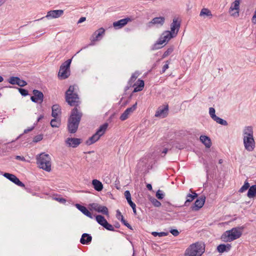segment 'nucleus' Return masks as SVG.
Masks as SVG:
<instances>
[{"label":"nucleus","mask_w":256,"mask_h":256,"mask_svg":"<svg viewBox=\"0 0 256 256\" xmlns=\"http://www.w3.org/2000/svg\"><path fill=\"white\" fill-rule=\"evenodd\" d=\"M74 86H70L66 92V101L70 106H74L72 109L71 114L68 119V130L70 133L74 134L76 132L82 113L78 107L80 104L78 94L74 92Z\"/></svg>","instance_id":"nucleus-1"},{"label":"nucleus","mask_w":256,"mask_h":256,"mask_svg":"<svg viewBox=\"0 0 256 256\" xmlns=\"http://www.w3.org/2000/svg\"><path fill=\"white\" fill-rule=\"evenodd\" d=\"M244 226H238L226 230L221 236V240L224 242H230L240 238Z\"/></svg>","instance_id":"nucleus-2"},{"label":"nucleus","mask_w":256,"mask_h":256,"mask_svg":"<svg viewBox=\"0 0 256 256\" xmlns=\"http://www.w3.org/2000/svg\"><path fill=\"white\" fill-rule=\"evenodd\" d=\"M36 164L40 168L50 172L52 168L51 158L49 154H40L36 158Z\"/></svg>","instance_id":"nucleus-3"},{"label":"nucleus","mask_w":256,"mask_h":256,"mask_svg":"<svg viewBox=\"0 0 256 256\" xmlns=\"http://www.w3.org/2000/svg\"><path fill=\"white\" fill-rule=\"evenodd\" d=\"M176 33L172 32L170 31H165L159 38L158 40L152 46V50H158L162 48L160 46L164 42H168L171 38L175 37Z\"/></svg>","instance_id":"nucleus-4"},{"label":"nucleus","mask_w":256,"mask_h":256,"mask_svg":"<svg viewBox=\"0 0 256 256\" xmlns=\"http://www.w3.org/2000/svg\"><path fill=\"white\" fill-rule=\"evenodd\" d=\"M204 252V245L198 242L191 244L186 250V256H200Z\"/></svg>","instance_id":"nucleus-5"},{"label":"nucleus","mask_w":256,"mask_h":256,"mask_svg":"<svg viewBox=\"0 0 256 256\" xmlns=\"http://www.w3.org/2000/svg\"><path fill=\"white\" fill-rule=\"evenodd\" d=\"M108 127V124L104 123L100 126L96 130V132L86 142V144L90 146L97 142L102 135L105 133Z\"/></svg>","instance_id":"nucleus-6"},{"label":"nucleus","mask_w":256,"mask_h":256,"mask_svg":"<svg viewBox=\"0 0 256 256\" xmlns=\"http://www.w3.org/2000/svg\"><path fill=\"white\" fill-rule=\"evenodd\" d=\"M72 59H68L62 64L60 66L58 76L60 79L64 80L70 75V66Z\"/></svg>","instance_id":"nucleus-7"},{"label":"nucleus","mask_w":256,"mask_h":256,"mask_svg":"<svg viewBox=\"0 0 256 256\" xmlns=\"http://www.w3.org/2000/svg\"><path fill=\"white\" fill-rule=\"evenodd\" d=\"M105 30L103 28H100L96 30L90 37L91 43L90 45L94 44V42L100 40L104 34Z\"/></svg>","instance_id":"nucleus-8"},{"label":"nucleus","mask_w":256,"mask_h":256,"mask_svg":"<svg viewBox=\"0 0 256 256\" xmlns=\"http://www.w3.org/2000/svg\"><path fill=\"white\" fill-rule=\"evenodd\" d=\"M92 209L103 214L108 216V210L106 206L100 205L97 203H92L89 204Z\"/></svg>","instance_id":"nucleus-9"},{"label":"nucleus","mask_w":256,"mask_h":256,"mask_svg":"<svg viewBox=\"0 0 256 256\" xmlns=\"http://www.w3.org/2000/svg\"><path fill=\"white\" fill-rule=\"evenodd\" d=\"M138 103L136 102L131 107L127 108L120 116V119L124 121L128 118L129 116L133 113L137 108Z\"/></svg>","instance_id":"nucleus-10"},{"label":"nucleus","mask_w":256,"mask_h":256,"mask_svg":"<svg viewBox=\"0 0 256 256\" xmlns=\"http://www.w3.org/2000/svg\"><path fill=\"white\" fill-rule=\"evenodd\" d=\"M245 149L248 152H252L255 148V141L254 138H243Z\"/></svg>","instance_id":"nucleus-11"},{"label":"nucleus","mask_w":256,"mask_h":256,"mask_svg":"<svg viewBox=\"0 0 256 256\" xmlns=\"http://www.w3.org/2000/svg\"><path fill=\"white\" fill-rule=\"evenodd\" d=\"M3 176L19 186H25L24 184L13 174L5 172L3 174Z\"/></svg>","instance_id":"nucleus-12"},{"label":"nucleus","mask_w":256,"mask_h":256,"mask_svg":"<svg viewBox=\"0 0 256 256\" xmlns=\"http://www.w3.org/2000/svg\"><path fill=\"white\" fill-rule=\"evenodd\" d=\"M32 94L34 96L30 97V100L34 102H40L42 103L44 100V94L43 93L37 90H32Z\"/></svg>","instance_id":"nucleus-13"},{"label":"nucleus","mask_w":256,"mask_h":256,"mask_svg":"<svg viewBox=\"0 0 256 256\" xmlns=\"http://www.w3.org/2000/svg\"><path fill=\"white\" fill-rule=\"evenodd\" d=\"M168 105L166 104L160 106L155 114V116L164 118L168 115Z\"/></svg>","instance_id":"nucleus-14"},{"label":"nucleus","mask_w":256,"mask_h":256,"mask_svg":"<svg viewBox=\"0 0 256 256\" xmlns=\"http://www.w3.org/2000/svg\"><path fill=\"white\" fill-rule=\"evenodd\" d=\"M206 197L204 196H201L195 201L194 204L190 207L193 211H198L204 206L205 202Z\"/></svg>","instance_id":"nucleus-15"},{"label":"nucleus","mask_w":256,"mask_h":256,"mask_svg":"<svg viewBox=\"0 0 256 256\" xmlns=\"http://www.w3.org/2000/svg\"><path fill=\"white\" fill-rule=\"evenodd\" d=\"M64 13V11L62 10H50L47 12L46 18L48 19L58 18L60 17Z\"/></svg>","instance_id":"nucleus-16"},{"label":"nucleus","mask_w":256,"mask_h":256,"mask_svg":"<svg viewBox=\"0 0 256 256\" xmlns=\"http://www.w3.org/2000/svg\"><path fill=\"white\" fill-rule=\"evenodd\" d=\"M8 82L12 84H17L20 87L24 86L27 84V82L25 80L20 79L18 76L10 77Z\"/></svg>","instance_id":"nucleus-17"},{"label":"nucleus","mask_w":256,"mask_h":256,"mask_svg":"<svg viewBox=\"0 0 256 256\" xmlns=\"http://www.w3.org/2000/svg\"><path fill=\"white\" fill-rule=\"evenodd\" d=\"M82 142V140L78 138H68L66 140V144L69 147L76 148Z\"/></svg>","instance_id":"nucleus-18"},{"label":"nucleus","mask_w":256,"mask_h":256,"mask_svg":"<svg viewBox=\"0 0 256 256\" xmlns=\"http://www.w3.org/2000/svg\"><path fill=\"white\" fill-rule=\"evenodd\" d=\"M75 206L80 211L86 216L90 218H94V216L88 210L86 206H83L79 204H76Z\"/></svg>","instance_id":"nucleus-19"},{"label":"nucleus","mask_w":256,"mask_h":256,"mask_svg":"<svg viewBox=\"0 0 256 256\" xmlns=\"http://www.w3.org/2000/svg\"><path fill=\"white\" fill-rule=\"evenodd\" d=\"M131 20L129 18L121 19L113 23V26L116 28H120L126 25L128 22Z\"/></svg>","instance_id":"nucleus-20"},{"label":"nucleus","mask_w":256,"mask_h":256,"mask_svg":"<svg viewBox=\"0 0 256 256\" xmlns=\"http://www.w3.org/2000/svg\"><path fill=\"white\" fill-rule=\"evenodd\" d=\"M180 22H178V19L174 18L173 19L172 22V23L170 25V29L172 32L174 33H176V34H178V32L180 28Z\"/></svg>","instance_id":"nucleus-21"},{"label":"nucleus","mask_w":256,"mask_h":256,"mask_svg":"<svg viewBox=\"0 0 256 256\" xmlns=\"http://www.w3.org/2000/svg\"><path fill=\"white\" fill-rule=\"evenodd\" d=\"M254 132L251 126H246L243 131V138H254Z\"/></svg>","instance_id":"nucleus-22"},{"label":"nucleus","mask_w":256,"mask_h":256,"mask_svg":"<svg viewBox=\"0 0 256 256\" xmlns=\"http://www.w3.org/2000/svg\"><path fill=\"white\" fill-rule=\"evenodd\" d=\"M165 21V18L163 16L156 17L152 19L149 22V26L152 24L162 26Z\"/></svg>","instance_id":"nucleus-23"},{"label":"nucleus","mask_w":256,"mask_h":256,"mask_svg":"<svg viewBox=\"0 0 256 256\" xmlns=\"http://www.w3.org/2000/svg\"><path fill=\"white\" fill-rule=\"evenodd\" d=\"M232 248L231 244H220L217 246V250L220 253L228 252Z\"/></svg>","instance_id":"nucleus-24"},{"label":"nucleus","mask_w":256,"mask_h":256,"mask_svg":"<svg viewBox=\"0 0 256 256\" xmlns=\"http://www.w3.org/2000/svg\"><path fill=\"white\" fill-rule=\"evenodd\" d=\"M92 240V236L88 234L84 233L82 234L80 242L83 244H88Z\"/></svg>","instance_id":"nucleus-25"},{"label":"nucleus","mask_w":256,"mask_h":256,"mask_svg":"<svg viewBox=\"0 0 256 256\" xmlns=\"http://www.w3.org/2000/svg\"><path fill=\"white\" fill-rule=\"evenodd\" d=\"M116 218L121 221V222L128 228L130 230H132V226L126 220L123 216L121 212H120L119 210H116Z\"/></svg>","instance_id":"nucleus-26"},{"label":"nucleus","mask_w":256,"mask_h":256,"mask_svg":"<svg viewBox=\"0 0 256 256\" xmlns=\"http://www.w3.org/2000/svg\"><path fill=\"white\" fill-rule=\"evenodd\" d=\"M92 185L94 188L98 192H100L103 189V184L100 180L94 179L92 180Z\"/></svg>","instance_id":"nucleus-27"},{"label":"nucleus","mask_w":256,"mask_h":256,"mask_svg":"<svg viewBox=\"0 0 256 256\" xmlns=\"http://www.w3.org/2000/svg\"><path fill=\"white\" fill-rule=\"evenodd\" d=\"M200 140L204 144L206 148H209L212 145L210 139L206 136H200Z\"/></svg>","instance_id":"nucleus-28"},{"label":"nucleus","mask_w":256,"mask_h":256,"mask_svg":"<svg viewBox=\"0 0 256 256\" xmlns=\"http://www.w3.org/2000/svg\"><path fill=\"white\" fill-rule=\"evenodd\" d=\"M247 196L249 198H253L256 196V184L250 186L247 193Z\"/></svg>","instance_id":"nucleus-29"},{"label":"nucleus","mask_w":256,"mask_h":256,"mask_svg":"<svg viewBox=\"0 0 256 256\" xmlns=\"http://www.w3.org/2000/svg\"><path fill=\"white\" fill-rule=\"evenodd\" d=\"M60 108L58 104H54L52 106V116L56 118L59 113H60Z\"/></svg>","instance_id":"nucleus-30"},{"label":"nucleus","mask_w":256,"mask_h":256,"mask_svg":"<svg viewBox=\"0 0 256 256\" xmlns=\"http://www.w3.org/2000/svg\"><path fill=\"white\" fill-rule=\"evenodd\" d=\"M200 16H206L209 17L210 18H211L212 16V14L211 11L206 8H203L202 9L200 12Z\"/></svg>","instance_id":"nucleus-31"},{"label":"nucleus","mask_w":256,"mask_h":256,"mask_svg":"<svg viewBox=\"0 0 256 256\" xmlns=\"http://www.w3.org/2000/svg\"><path fill=\"white\" fill-rule=\"evenodd\" d=\"M96 219L97 222L102 226L107 222L104 217L102 215H97L96 216Z\"/></svg>","instance_id":"nucleus-32"},{"label":"nucleus","mask_w":256,"mask_h":256,"mask_svg":"<svg viewBox=\"0 0 256 256\" xmlns=\"http://www.w3.org/2000/svg\"><path fill=\"white\" fill-rule=\"evenodd\" d=\"M138 74H139L138 72H135L132 74L130 79L128 81V84H131L132 85H134L133 83L138 77Z\"/></svg>","instance_id":"nucleus-33"},{"label":"nucleus","mask_w":256,"mask_h":256,"mask_svg":"<svg viewBox=\"0 0 256 256\" xmlns=\"http://www.w3.org/2000/svg\"><path fill=\"white\" fill-rule=\"evenodd\" d=\"M50 124L52 128H58L60 125V122L56 118H54L51 120Z\"/></svg>","instance_id":"nucleus-34"},{"label":"nucleus","mask_w":256,"mask_h":256,"mask_svg":"<svg viewBox=\"0 0 256 256\" xmlns=\"http://www.w3.org/2000/svg\"><path fill=\"white\" fill-rule=\"evenodd\" d=\"M214 120L222 126H226L228 124V122L226 120H223L218 116Z\"/></svg>","instance_id":"nucleus-35"},{"label":"nucleus","mask_w":256,"mask_h":256,"mask_svg":"<svg viewBox=\"0 0 256 256\" xmlns=\"http://www.w3.org/2000/svg\"><path fill=\"white\" fill-rule=\"evenodd\" d=\"M174 48L173 46H170L169 48L167 49V50L164 52V54L162 56V58L163 59L168 56H169L170 54L172 53V52L174 51Z\"/></svg>","instance_id":"nucleus-36"},{"label":"nucleus","mask_w":256,"mask_h":256,"mask_svg":"<svg viewBox=\"0 0 256 256\" xmlns=\"http://www.w3.org/2000/svg\"><path fill=\"white\" fill-rule=\"evenodd\" d=\"M138 86L140 90H142L144 86V81L142 80L138 79L136 83L134 84V86Z\"/></svg>","instance_id":"nucleus-37"},{"label":"nucleus","mask_w":256,"mask_h":256,"mask_svg":"<svg viewBox=\"0 0 256 256\" xmlns=\"http://www.w3.org/2000/svg\"><path fill=\"white\" fill-rule=\"evenodd\" d=\"M250 188V186L248 181H245L244 184L241 187V188L239 190L238 192H244L246 190Z\"/></svg>","instance_id":"nucleus-38"},{"label":"nucleus","mask_w":256,"mask_h":256,"mask_svg":"<svg viewBox=\"0 0 256 256\" xmlns=\"http://www.w3.org/2000/svg\"><path fill=\"white\" fill-rule=\"evenodd\" d=\"M241 0H235V1L233 2V6L232 5L230 7V8L232 10H238L240 8V3Z\"/></svg>","instance_id":"nucleus-39"},{"label":"nucleus","mask_w":256,"mask_h":256,"mask_svg":"<svg viewBox=\"0 0 256 256\" xmlns=\"http://www.w3.org/2000/svg\"><path fill=\"white\" fill-rule=\"evenodd\" d=\"M104 228H105L106 230H110V231H115V230L114 228V226L110 224H109L108 221L106 222V223L104 224L103 226Z\"/></svg>","instance_id":"nucleus-40"},{"label":"nucleus","mask_w":256,"mask_h":256,"mask_svg":"<svg viewBox=\"0 0 256 256\" xmlns=\"http://www.w3.org/2000/svg\"><path fill=\"white\" fill-rule=\"evenodd\" d=\"M150 202L152 204L156 207H160L161 206V203L158 200L154 198H150Z\"/></svg>","instance_id":"nucleus-41"},{"label":"nucleus","mask_w":256,"mask_h":256,"mask_svg":"<svg viewBox=\"0 0 256 256\" xmlns=\"http://www.w3.org/2000/svg\"><path fill=\"white\" fill-rule=\"evenodd\" d=\"M152 234L154 236H158L160 237H162V236H168V232H152Z\"/></svg>","instance_id":"nucleus-42"},{"label":"nucleus","mask_w":256,"mask_h":256,"mask_svg":"<svg viewBox=\"0 0 256 256\" xmlns=\"http://www.w3.org/2000/svg\"><path fill=\"white\" fill-rule=\"evenodd\" d=\"M194 198L192 194H189L186 196V200L184 202V206H188V203L192 202L193 200H194Z\"/></svg>","instance_id":"nucleus-43"},{"label":"nucleus","mask_w":256,"mask_h":256,"mask_svg":"<svg viewBox=\"0 0 256 256\" xmlns=\"http://www.w3.org/2000/svg\"><path fill=\"white\" fill-rule=\"evenodd\" d=\"M215 112H216V110L214 108H209V114L213 120L217 116L216 115Z\"/></svg>","instance_id":"nucleus-44"},{"label":"nucleus","mask_w":256,"mask_h":256,"mask_svg":"<svg viewBox=\"0 0 256 256\" xmlns=\"http://www.w3.org/2000/svg\"><path fill=\"white\" fill-rule=\"evenodd\" d=\"M156 196L158 200H162L164 198V194L162 190H158L156 192Z\"/></svg>","instance_id":"nucleus-45"},{"label":"nucleus","mask_w":256,"mask_h":256,"mask_svg":"<svg viewBox=\"0 0 256 256\" xmlns=\"http://www.w3.org/2000/svg\"><path fill=\"white\" fill-rule=\"evenodd\" d=\"M43 138V134H40L35 136L32 142H38L42 140Z\"/></svg>","instance_id":"nucleus-46"},{"label":"nucleus","mask_w":256,"mask_h":256,"mask_svg":"<svg viewBox=\"0 0 256 256\" xmlns=\"http://www.w3.org/2000/svg\"><path fill=\"white\" fill-rule=\"evenodd\" d=\"M18 90L22 96H26L28 94V90L26 89L22 88H18Z\"/></svg>","instance_id":"nucleus-47"},{"label":"nucleus","mask_w":256,"mask_h":256,"mask_svg":"<svg viewBox=\"0 0 256 256\" xmlns=\"http://www.w3.org/2000/svg\"><path fill=\"white\" fill-rule=\"evenodd\" d=\"M124 196L127 200L128 202H130L132 200L131 194L129 190H126L124 192Z\"/></svg>","instance_id":"nucleus-48"},{"label":"nucleus","mask_w":256,"mask_h":256,"mask_svg":"<svg viewBox=\"0 0 256 256\" xmlns=\"http://www.w3.org/2000/svg\"><path fill=\"white\" fill-rule=\"evenodd\" d=\"M169 64H170L169 60L166 61V64L162 68V70L160 72L161 74L164 73L166 72V70L169 68V66H168Z\"/></svg>","instance_id":"nucleus-49"},{"label":"nucleus","mask_w":256,"mask_h":256,"mask_svg":"<svg viewBox=\"0 0 256 256\" xmlns=\"http://www.w3.org/2000/svg\"><path fill=\"white\" fill-rule=\"evenodd\" d=\"M128 204L132 207L133 212H134V214L136 215V204L132 201H130V202H128Z\"/></svg>","instance_id":"nucleus-50"},{"label":"nucleus","mask_w":256,"mask_h":256,"mask_svg":"<svg viewBox=\"0 0 256 256\" xmlns=\"http://www.w3.org/2000/svg\"><path fill=\"white\" fill-rule=\"evenodd\" d=\"M170 232L174 236H178L180 232L176 229H172Z\"/></svg>","instance_id":"nucleus-51"},{"label":"nucleus","mask_w":256,"mask_h":256,"mask_svg":"<svg viewBox=\"0 0 256 256\" xmlns=\"http://www.w3.org/2000/svg\"><path fill=\"white\" fill-rule=\"evenodd\" d=\"M54 199L58 201V202H60V203H62V204H64L66 202V200L64 198H60V197H56L54 198Z\"/></svg>","instance_id":"nucleus-52"},{"label":"nucleus","mask_w":256,"mask_h":256,"mask_svg":"<svg viewBox=\"0 0 256 256\" xmlns=\"http://www.w3.org/2000/svg\"><path fill=\"white\" fill-rule=\"evenodd\" d=\"M34 128V126H32L31 128H29L27 129H26V130H24V134H26L28 132H30L32 131V130H33Z\"/></svg>","instance_id":"nucleus-53"},{"label":"nucleus","mask_w":256,"mask_h":256,"mask_svg":"<svg viewBox=\"0 0 256 256\" xmlns=\"http://www.w3.org/2000/svg\"><path fill=\"white\" fill-rule=\"evenodd\" d=\"M16 159L18 160H22V161H24L25 160V158L24 156H16Z\"/></svg>","instance_id":"nucleus-54"},{"label":"nucleus","mask_w":256,"mask_h":256,"mask_svg":"<svg viewBox=\"0 0 256 256\" xmlns=\"http://www.w3.org/2000/svg\"><path fill=\"white\" fill-rule=\"evenodd\" d=\"M86 20V18L85 17H81L79 20L78 22V24L82 23L84 22Z\"/></svg>","instance_id":"nucleus-55"},{"label":"nucleus","mask_w":256,"mask_h":256,"mask_svg":"<svg viewBox=\"0 0 256 256\" xmlns=\"http://www.w3.org/2000/svg\"><path fill=\"white\" fill-rule=\"evenodd\" d=\"M134 86V85H132L131 84H128L124 88V91H127L130 88Z\"/></svg>","instance_id":"nucleus-56"},{"label":"nucleus","mask_w":256,"mask_h":256,"mask_svg":"<svg viewBox=\"0 0 256 256\" xmlns=\"http://www.w3.org/2000/svg\"><path fill=\"white\" fill-rule=\"evenodd\" d=\"M141 90H140V88H139L138 86H136L134 88V90L133 92H132V93L134 94V92H140Z\"/></svg>","instance_id":"nucleus-57"},{"label":"nucleus","mask_w":256,"mask_h":256,"mask_svg":"<svg viewBox=\"0 0 256 256\" xmlns=\"http://www.w3.org/2000/svg\"><path fill=\"white\" fill-rule=\"evenodd\" d=\"M252 20L254 23H255V22H254V20L256 22V10L254 12V14L252 16Z\"/></svg>","instance_id":"nucleus-58"},{"label":"nucleus","mask_w":256,"mask_h":256,"mask_svg":"<svg viewBox=\"0 0 256 256\" xmlns=\"http://www.w3.org/2000/svg\"><path fill=\"white\" fill-rule=\"evenodd\" d=\"M146 188L149 190H152V184H147Z\"/></svg>","instance_id":"nucleus-59"},{"label":"nucleus","mask_w":256,"mask_h":256,"mask_svg":"<svg viewBox=\"0 0 256 256\" xmlns=\"http://www.w3.org/2000/svg\"><path fill=\"white\" fill-rule=\"evenodd\" d=\"M130 102L129 100H127L125 101L124 103L122 104V106H125L126 105H127Z\"/></svg>","instance_id":"nucleus-60"},{"label":"nucleus","mask_w":256,"mask_h":256,"mask_svg":"<svg viewBox=\"0 0 256 256\" xmlns=\"http://www.w3.org/2000/svg\"><path fill=\"white\" fill-rule=\"evenodd\" d=\"M168 151V149L167 148H164L162 152V153L164 154V155H165L167 153Z\"/></svg>","instance_id":"nucleus-61"},{"label":"nucleus","mask_w":256,"mask_h":256,"mask_svg":"<svg viewBox=\"0 0 256 256\" xmlns=\"http://www.w3.org/2000/svg\"><path fill=\"white\" fill-rule=\"evenodd\" d=\"M44 118L43 115H40L37 120V122H40V120H42Z\"/></svg>","instance_id":"nucleus-62"},{"label":"nucleus","mask_w":256,"mask_h":256,"mask_svg":"<svg viewBox=\"0 0 256 256\" xmlns=\"http://www.w3.org/2000/svg\"><path fill=\"white\" fill-rule=\"evenodd\" d=\"M114 227L116 228H119L120 227V224L118 222H116L114 225Z\"/></svg>","instance_id":"nucleus-63"},{"label":"nucleus","mask_w":256,"mask_h":256,"mask_svg":"<svg viewBox=\"0 0 256 256\" xmlns=\"http://www.w3.org/2000/svg\"><path fill=\"white\" fill-rule=\"evenodd\" d=\"M6 2V0H0V6L4 4Z\"/></svg>","instance_id":"nucleus-64"}]
</instances>
